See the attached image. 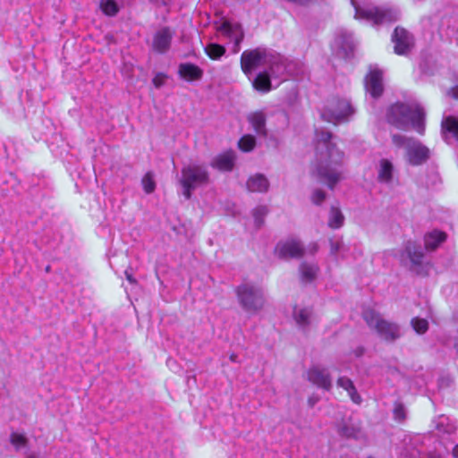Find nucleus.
Instances as JSON below:
<instances>
[{
  "mask_svg": "<svg viewBox=\"0 0 458 458\" xmlns=\"http://www.w3.org/2000/svg\"><path fill=\"white\" fill-rule=\"evenodd\" d=\"M241 66L250 79L257 70L265 69L252 80L254 89L262 92L271 90L272 78L280 79L285 73L291 76L298 74L297 63L288 61L272 50L260 47L244 51L241 56Z\"/></svg>",
  "mask_w": 458,
  "mask_h": 458,
  "instance_id": "nucleus-1",
  "label": "nucleus"
},
{
  "mask_svg": "<svg viewBox=\"0 0 458 458\" xmlns=\"http://www.w3.org/2000/svg\"><path fill=\"white\" fill-rule=\"evenodd\" d=\"M362 316L368 327L386 342H395L403 335L399 324L384 318L379 312L372 309L365 310Z\"/></svg>",
  "mask_w": 458,
  "mask_h": 458,
  "instance_id": "nucleus-5",
  "label": "nucleus"
},
{
  "mask_svg": "<svg viewBox=\"0 0 458 458\" xmlns=\"http://www.w3.org/2000/svg\"><path fill=\"white\" fill-rule=\"evenodd\" d=\"M332 134L327 130L317 129L316 158L317 163L312 174L325 182L330 189L344 179V154L331 142Z\"/></svg>",
  "mask_w": 458,
  "mask_h": 458,
  "instance_id": "nucleus-2",
  "label": "nucleus"
},
{
  "mask_svg": "<svg viewBox=\"0 0 458 458\" xmlns=\"http://www.w3.org/2000/svg\"><path fill=\"white\" fill-rule=\"evenodd\" d=\"M11 442L17 448L20 449L26 445V437L19 433H13L11 435Z\"/></svg>",
  "mask_w": 458,
  "mask_h": 458,
  "instance_id": "nucleus-36",
  "label": "nucleus"
},
{
  "mask_svg": "<svg viewBox=\"0 0 458 458\" xmlns=\"http://www.w3.org/2000/svg\"><path fill=\"white\" fill-rule=\"evenodd\" d=\"M366 90L373 97L377 98L383 92V74L378 69H371L365 78Z\"/></svg>",
  "mask_w": 458,
  "mask_h": 458,
  "instance_id": "nucleus-15",
  "label": "nucleus"
},
{
  "mask_svg": "<svg viewBox=\"0 0 458 458\" xmlns=\"http://www.w3.org/2000/svg\"><path fill=\"white\" fill-rule=\"evenodd\" d=\"M354 114V108L347 99L334 98L321 112L323 120L335 124L345 122Z\"/></svg>",
  "mask_w": 458,
  "mask_h": 458,
  "instance_id": "nucleus-9",
  "label": "nucleus"
},
{
  "mask_svg": "<svg viewBox=\"0 0 458 458\" xmlns=\"http://www.w3.org/2000/svg\"><path fill=\"white\" fill-rule=\"evenodd\" d=\"M179 183L182 195L186 199H190L196 189L209 183V173L207 166L196 162L183 165Z\"/></svg>",
  "mask_w": 458,
  "mask_h": 458,
  "instance_id": "nucleus-4",
  "label": "nucleus"
},
{
  "mask_svg": "<svg viewBox=\"0 0 458 458\" xmlns=\"http://www.w3.org/2000/svg\"><path fill=\"white\" fill-rule=\"evenodd\" d=\"M339 433L346 437L358 438L360 435V431L359 428H354L352 426H349L347 424L343 425L339 428Z\"/></svg>",
  "mask_w": 458,
  "mask_h": 458,
  "instance_id": "nucleus-34",
  "label": "nucleus"
},
{
  "mask_svg": "<svg viewBox=\"0 0 458 458\" xmlns=\"http://www.w3.org/2000/svg\"><path fill=\"white\" fill-rule=\"evenodd\" d=\"M301 279L311 282L317 276L318 267L313 264L302 263L300 267Z\"/></svg>",
  "mask_w": 458,
  "mask_h": 458,
  "instance_id": "nucleus-28",
  "label": "nucleus"
},
{
  "mask_svg": "<svg viewBox=\"0 0 458 458\" xmlns=\"http://www.w3.org/2000/svg\"><path fill=\"white\" fill-rule=\"evenodd\" d=\"M394 418L398 420L405 419V410L402 404H396L394 410Z\"/></svg>",
  "mask_w": 458,
  "mask_h": 458,
  "instance_id": "nucleus-39",
  "label": "nucleus"
},
{
  "mask_svg": "<svg viewBox=\"0 0 458 458\" xmlns=\"http://www.w3.org/2000/svg\"><path fill=\"white\" fill-rule=\"evenodd\" d=\"M249 122L259 135H266V118L262 112H256L249 116Z\"/></svg>",
  "mask_w": 458,
  "mask_h": 458,
  "instance_id": "nucleus-24",
  "label": "nucleus"
},
{
  "mask_svg": "<svg viewBox=\"0 0 458 458\" xmlns=\"http://www.w3.org/2000/svg\"><path fill=\"white\" fill-rule=\"evenodd\" d=\"M412 328L418 333V334H424L428 329V323L427 319L420 318H414L411 321Z\"/></svg>",
  "mask_w": 458,
  "mask_h": 458,
  "instance_id": "nucleus-33",
  "label": "nucleus"
},
{
  "mask_svg": "<svg viewBox=\"0 0 458 458\" xmlns=\"http://www.w3.org/2000/svg\"><path fill=\"white\" fill-rule=\"evenodd\" d=\"M355 9V18L364 19L375 25L386 24L396 21L400 17V12L393 7L359 5L355 0H351Z\"/></svg>",
  "mask_w": 458,
  "mask_h": 458,
  "instance_id": "nucleus-6",
  "label": "nucleus"
},
{
  "mask_svg": "<svg viewBox=\"0 0 458 458\" xmlns=\"http://www.w3.org/2000/svg\"><path fill=\"white\" fill-rule=\"evenodd\" d=\"M217 32L221 39L226 38L230 41H233V53H237L240 50V44L244 37L243 30L240 24L225 21L218 27Z\"/></svg>",
  "mask_w": 458,
  "mask_h": 458,
  "instance_id": "nucleus-10",
  "label": "nucleus"
},
{
  "mask_svg": "<svg viewBox=\"0 0 458 458\" xmlns=\"http://www.w3.org/2000/svg\"><path fill=\"white\" fill-rule=\"evenodd\" d=\"M142 187L147 194L152 193L156 189V182L151 172H148L141 180Z\"/></svg>",
  "mask_w": 458,
  "mask_h": 458,
  "instance_id": "nucleus-32",
  "label": "nucleus"
},
{
  "mask_svg": "<svg viewBox=\"0 0 458 458\" xmlns=\"http://www.w3.org/2000/svg\"><path fill=\"white\" fill-rule=\"evenodd\" d=\"M443 136L446 141L454 139L458 141V118L448 116L442 122Z\"/></svg>",
  "mask_w": 458,
  "mask_h": 458,
  "instance_id": "nucleus-18",
  "label": "nucleus"
},
{
  "mask_svg": "<svg viewBox=\"0 0 458 458\" xmlns=\"http://www.w3.org/2000/svg\"><path fill=\"white\" fill-rule=\"evenodd\" d=\"M446 235L445 233L434 230L425 235V247L428 250H434L440 243L445 241Z\"/></svg>",
  "mask_w": 458,
  "mask_h": 458,
  "instance_id": "nucleus-22",
  "label": "nucleus"
},
{
  "mask_svg": "<svg viewBox=\"0 0 458 458\" xmlns=\"http://www.w3.org/2000/svg\"><path fill=\"white\" fill-rule=\"evenodd\" d=\"M451 92H452V95L454 98H457L458 99V86L453 88L451 89Z\"/></svg>",
  "mask_w": 458,
  "mask_h": 458,
  "instance_id": "nucleus-42",
  "label": "nucleus"
},
{
  "mask_svg": "<svg viewBox=\"0 0 458 458\" xmlns=\"http://www.w3.org/2000/svg\"><path fill=\"white\" fill-rule=\"evenodd\" d=\"M452 454L454 458H458V444L453 448Z\"/></svg>",
  "mask_w": 458,
  "mask_h": 458,
  "instance_id": "nucleus-43",
  "label": "nucleus"
},
{
  "mask_svg": "<svg viewBox=\"0 0 458 458\" xmlns=\"http://www.w3.org/2000/svg\"><path fill=\"white\" fill-rule=\"evenodd\" d=\"M173 38L174 32L170 28L164 27L158 30L153 37V49L160 54L167 52L170 48Z\"/></svg>",
  "mask_w": 458,
  "mask_h": 458,
  "instance_id": "nucleus-14",
  "label": "nucleus"
},
{
  "mask_svg": "<svg viewBox=\"0 0 458 458\" xmlns=\"http://www.w3.org/2000/svg\"><path fill=\"white\" fill-rule=\"evenodd\" d=\"M230 360L232 362H237L238 361V356L235 353H232L229 357Z\"/></svg>",
  "mask_w": 458,
  "mask_h": 458,
  "instance_id": "nucleus-44",
  "label": "nucleus"
},
{
  "mask_svg": "<svg viewBox=\"0 0 458 458\" xmlns=\"http://www.w3.org/2000/svg\"><path fill=\"white\" fill-rule=\"evenodd\" d=\"M268 187L269 182L267 179L260 174L250 177L247 182V188L252 192H266Z\"/></svg>",
  "mask_w": 458,
  "mask_h": 458,
  "instance_id": "nucleus-20",
  "label": "nucleus"
},
{
  "mask_svg": "<svg viewBox=\"0 0 458 458\" xmlns=\"http://www.w3.org/2000/svg\"><path fill=\"white\" fill-rule=\"evenodd\" d=\"M125 275H126V278H127V280H128V281H130L131 283H133V282H134V280H133V278H132V276H131V274H129V273L126 271V272H125Z\"/></svg>",
  "mask_w": 458,
  "mask_h": 458,
  "instance_id": "nucleus-45",
  "label": "nucleus"
},
{
  "mask_svg": "<svg viewBox=\"0 0 458 458\" xmlns=\"http://www.w3.org/2000/svg\"><path fill=\"white\" fill-rule=\"evenodd\" d=\"M424 110L418 105L395 104L393 105L387 114L388 122L397 128L404 129L411 125L420 134H423Z\"/></svg>",
  "mask_w": 458,
  "mask_h": 458,
  "instance_id": "nucleus-3",
  "label": "nucleus"
},
{
  "mask_svg": "<svg viewBox=\"0 0 458 458\" xmlns=\"http://www.w3.org/2000/svg\"><path fill=\"white\" fill-rule=\"evenodd\" d=\"M308 378L314 385L326 390H329L332 386L329 372L325 368L313 366L308 371Z\"/></svg>",
  "mask_w": 458,
  "mask_h": 458,
  "instance_id": "nucleus-16",
  "label": "nucleus"
},
{
  "mask_svg": "<svg viewBox=\"0 0 458 458\" xmlns=\"http://www.w3.org/2000/svg\"><path fill=\"white\" fill-rule=\"evenodd\" d=\"M236 294L241 306L247 312L256 313L259 311L265 304L262 289L252 284H242L237 287Z\"/></svg>",
  "mask_w": 458,
  "mask_h": 458,
  "instance_id": "nucleus-8",
  "label": "nucleus"
},
{
  "mask_svg": "<svg viewBox=\"0 0 458 458\" xmlns=\"http://www.w3.org/2000/svg\"><path fill=\"white\" fill-rule=\"evenodd\" d=\"M99 7L107 16H115L120 11L118 4L114 0H100Z\"/></svg>",
  "mask_w": 458,
  "mask_h": 458,
  "instance_id": "nucleus-29",
  "label": "nucleus"
},
{
  "mask_svg": "<svg viewBox=\"0 0 458 458\" xmlns=\"http://www.w3.org/2000/svg\"><path fill=\"white\" fill-rule=\"evenodd\" d=\"M235 158L233 151H226L214 157L210 165L219 171H231L234 166Z\"/></svg>",
  "mask_w": 458,
  "mask_h": 458,
  "instance_id": "nucleus-17",
  "label": "nucleus"
},
{
  "mask_svg": "<svg viewBox=\"0 0 458 458\" xmlns=\"http://www.w3.org/2000/svg\"><path fill=\"white\" fill-rule=\"evenodd\" d=\"M27 458H37L35 454H30Z\"/></svg>",
  "mask_w": 458,
  "mask_h": 458,
  "instance_id": "nucleus-47",
  "label": "nucleus"
},
{
  "mask_svg": "<svg viewBox=\"0 0 458 458\" xmlns=\"http://www.w3.org/2000/svg\"><path fill=\"white\" fill-rule=\"evenodd\" d=\"M293 318L300 328L306 330L313 322L312 311L308 308L295 307Z\"/></svg>",
  "mask_w": 458,
  "mask_h": 458,
  "instance_id": "nucleus-19",
  "label": "nucleus"
},
{
  "mask_svg": "<svg viewBox=\"0 0 458 458\" xmlns=\"http://www.w3.org/2000/svg\"><path fill=\"white\" fill-rule=\"evenodd\" d=\"M407 257L411 261V270L417 274H421L423 270L424 252L420 245L413 242H408L405 244L403 251L401 253V260Z\"/></svg>",
  "mask_w": 458,
  "mask_h": 458,
  "instance_id": "nucleus-11",
  "label": "nucleus"
},
{
  "mask_svg": "<svg viewBox=\"0 0 458 458\" xmlns=\"http://www.w3.org/2000/svg\"><path fill=\"white\" fill-rule=\"evenodd\" d=\"M337 386L347 391L352 401L355 403H360L361 398L357 393L356 388L351 379L346 377H341L337 380Z\"/></svg>",
  "mask_w": 458,
  "mask_h": 458,
  "instance_id": "nucleus-23",
  "label": "nucleus"
},
{
  "mask_svg": "<svg viewBox=\"0 0 458 458\" xmlns=\"http://www.w3.org/2000/svg\"><path fill=\"white\" fill-rule=\"evenodd\" d=\"M344 216L338 208L332 207L329 213L328 225L333 229H338L343 226Z\"/></svg>",
  "mask_w": 458,
  "mask_h": 458,
  "instance_id": "nucleus-26",
  "label": "nucleus"
},
{
  "mask_svg": "<svg viewBox=\"0 0 458 458\" xmlns=\"http://www.w3.org/2000/svg\"><path fill=\"white\" fill-rule=\"evenodd\" d=\"M326 199V193L322 190H315L311 195V200L314 204L319 205Z\"/></svg>",
  "mask_w": 458,
  "mask_h": 458,
  "instance_id": "nucleus-38",
  "label": "nucleus"
},
{
  "mask_svg": "<svg viewBox=\"0 0 458 458\" xmlns=\"http://www.w3.org/2000/svg\"><path fill=\"white\" fill-rule=\"evenodd\" d=\"M394 43V52L397 55H406L413 46L412 36L404 29L397 27L392 37Z\"/></svg>",
  "mask_w": 458,
  "mask_h": 458,
  "instance_id": "nucleus-13",
  "label": "nucleus"
},
{
  "mask_svg": "<svg viewBox=\"0 0 458 458\" xmlns=\"http://www.w3.org/2000/svg\"><path fill=\"white\" fill-rule=\"evenodd\" d=\"M239 148L245 152L252 150L256 145L255 137L252 135H244L239 140Z\"/></svg>",
  "mask_w": 458,
  "mask_h": 458,
  "instance_id": "nucleus-31",
  "label": "nucleus"
},
{
  "mask_svg": "<svg viewBox=\"0 0 458 458\" xmlns=\"http://www.w3.org/2000/svg\"><path fill=\"white\" fill-rule=\"evenodd\" d=\"M364 353V348L363 347H358L354 350L355 357H360Z\"/></svg>",
  "mask_w": 458,
  "mask_h": 458,
  "instance_id": "nucleus-41",
  "label": "nucleus"
},
{
  "mask_svg": "<svg viewBox=\"0 0 458 458\" xmlns=\"http://www.w3.org/2000/svg\"><path fill=\"white\" fill-rule=\"evenodd\" d=\"M276 253L283 259L300 258L304 254V249L300 241L289 239L277 243Z\"/></svg>",
  "mask_w": 458,
  "mask_h": 458,
  "instance_id": "nucleus-12",
  "label": "nucleus"
},
{
  "mask_svg": "<svg viewBox=\"0 0 458 458\" xmlns=\"http://www.w3.org/2000/svg\"><path fill=\"white\" fill-rule=\"evenodd\" d=\"M317 250H318V245H317V243H313L311 245V252L315 253Z\"/></svg>",
  "mask_w": 458,
  "mask_h": 458,
  "instance_id": "nucleus-46",
  "label": "nucleus"
},
{
  "mask_svg": "<svg viewBox=\"0 0 458 458\" xmlns=\"http://www.w3.org/2000/svg\"><path fill=\"white\" fill-rule=\"evenodd\" d=\"M268 209L266 206H259L253 209V216L257 227H260L263 224V218L267 214Z\"/></svg>",
  "mask_w": 458,
  "mask_h": 458,
  "instance_id": "nucleus-35",
  "label": "nucleus"
},
{
  "mask_svg": "<svg viewBox=\"0 0 458 458\" xmlns=\"http://www.w3.org/2000/svg\"><path fill=\"white\" fill-rule=\"evenodd\" d=\"M165 77L162 74H157L153 78V84L156 88H160L164 84Z\"/></svg>",
  "mask_w": 458,
  "mask_h": 458,
  "instance_id": "nucleus-40",
  "label": "nucleus"
},
{
  "mask_svg": "<svg viewBox=\"0 0 458 458\" xmlns=\"http://www.w3.org/2000/svg\"><path fill=\"white\" fill-rule=\"evenodd\" d=\"M180 75L187 81H196L202 77V70L192 64H182L179 66Z\"/></svg>",
  "mask_w": 458,
  "mask_h": 458,
  "instance_id": "nucleus-21",
  "label": "nucleus"
},
{
  "mask_svg": "<svg viewBox=\"0 0 458 458\" xmlns=\"http://www.w3.org/2000/svg\"><path fill=\"white\" fill-rule=\"evenodd\" d=\"M394 167L392 163L387 159L380 161V167L378 170V179L382 182H390L393 178Z\"/></svg>",
  "mask_w": 458,
  "mask_h": 458,
  "instance_id": "nucleus-25",
  "label": "nucleus"
},
{
  "mask_svg": "<svg viewBox=\"0 0 458 458\" xmlns=\"http://www.w3.org/2000/svg\"><path fill=\"white\" fill-rule=\"evenodd\" d=\"M344 249V243L341 239H331L330 240V253L336 255Z\"/></svg>",
  "mask_w": 458,
  "mask_h": 458,
  "instance_id": "nucleus-37",
  "label": "nucleus"
},
{
  "mask_svg": "<svg viewBox=\"0 0 458 458\" xmlns=\"http://www.w3.org/2000/svg\"><path fill=\"white\" fill-rule=\"evenodd\" d=\"M205 51L207 55L211 59H219L225 53V49L223 46L216 44V43H210L205 47Z\"/></svg>",
  "mask_w": 458,
  "mask_h": 458,
  "instance_id": "nucleus-30",
  "label": "nucleus"
},
{
  "mask_svg": "<svg viewBox=\"0 0 458 458\" xmlns=\"http://www.w3.org/2000/svg\"><path fill=\"white\" fill-rule=\"evenodd\" d=\"M335 45L345 52L351 50L353 46L352 35L342 31L335 37Z\"/></svg>",
  "mask_w": 458,
  "mask_h": 458,
  "instance_id": "nucleus-27",
  "label": "nucleus"
},
{
  "mask_svg": "<svg viewBox=\"0 0 458 458\" xmlns=\"http://www.w3.org/2000/svg\"><path fill=\"white\" fill-rule=\"evenodd\" d=\"M392 141L397 148L406 149L407 161L412 165H420L429 158V149L415 139L401 134H393Z\"/></svg>",
  "mask_w": 458,
  "mask_h": 458,
  "instance_id": "nucleus-7",
  "label": "nucleus"
}]
</instances>
